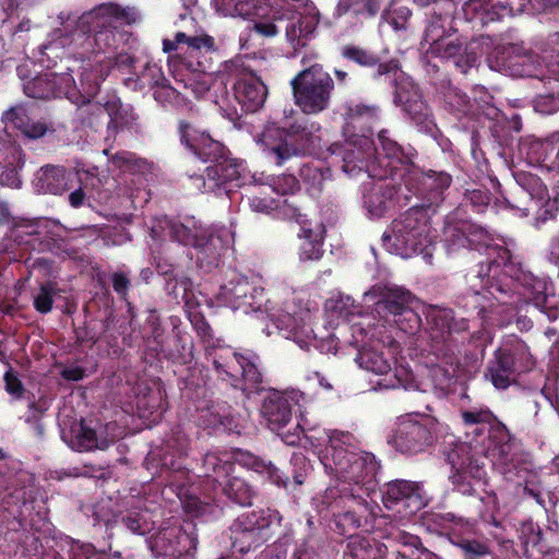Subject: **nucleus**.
<instances>
[{
    "label": "nucleus",
    "instance_id": "nucleus-58",
    "mask_svg": "<svg viewBox=\"0 0 559 559\" xmlns=\"http://www.w3.org/2000/svg\"><path fill=\"white\" fill-rule=\"evenodd\" d=\"M557 150L558 147L549 140H537L530 144L528 155L531 160L537 163L542 168L556 171Z\"/></svg>",
    "mask_w": 559,
    "mask_h": 559
},
{
    "label": "nucleus",
    "instance_id": "nucleus-24",
    "mask_svg": "<svg viewBox=\"0 0 559 559\" xmlns=\"http://www.w3.org/2000/svg\"><path fill=\"white\" fill-rule=\"evenodd\" d=\"M99 7H114L122 10V13L107 14L104 25H93L94 53L106 52L116 49L124 40L126 33L120 29L124 24L130 25L138 19V14L130 8H123L116 3H105Z\"/></svg>",
    "mask_w": 559,
    "mask_h": 559
},
{
    "label": "nucleus",
    "instance_id": "nucleus-20",
    "mask_svg": "<svg viewBox=\"0 0 559 559\" xmlns=\"http://www.w3.org/2000/svg\"><path fill=\"white\" fill-rule=\"evenodd\" d=\"M122 13L117 8L114 7H97L91 11L84 12L76 21V25L74 29H72L69 34H66L62 39L67 40L66 46H68L69 53L73 56H79L82 61H85V58L88 55L94 53V45H93V25H104V21H106L108 16L107 14Z\"/></svg>",
    "mask_w": 559,
    "mask_h": 559
},
{
    "label": "nucleus",
    "instance_id": "nucleus-29",
    "mask_svg": "<svg viewBox=\"0 0 559 559\" xmlns=\"http://www.w3.org/2000/svg\"><path fill=\"white\" fill-rule=\"evenodd\" d=\"M394 86V104L401 106L405 115L417 126L426 131H431L433 122L431 109L423 99L419 90L413 84L399 85L395 76L390 79Z\"/></svg>",
    "mask_w": 559,
    "mask_h": 559
},
{
    "label": "nucleus",
    "instance_id": "nucleus-2",
    "mask_svg": "<svg viewBox=\"0 0 559 559\" xmlns=\"http://www.w3.org/2000/svg\"><path fill=\"white\" fill-rule=\"evenodd\" d=\"M421 8H430L426 13V27L421 45H427L423 57L425 70L435 86L445 90L451 86L447 74H440L438 64L431 61L440 59L444 63H452L462 74H466L476 67L483 56L480 43L477 39L466 41L457 34L453 25L452 13L447 9L450 4L442 0H413Z\"/></svg>",
    "mask_w": 559,
    "mask_h": 559
},
{
    "label": "nucleus",
    "instance_id": "nucleus-61",
    "mask_svg": "<svg viewBox=\"0 0 559 559\" xmlns=\"http://www.w3.org/2000/svg\"><path fill=\"white\" fill-rule=\"evenodd\" d=\"M378 141L384 153V158L380 159L382 167L386 166L390 171L389 176L392 175L393 163H401L404 157L403 148L395 139L392 138L391 131L382 129L378 132Z\"/></svg>",
    "mask_w": 559,
    "mask_h": 559
},
{
    "label": "nucleus",
    "instance_id": "nucleus-53",
    "mask_svg": "<svg viewBox=\"0 0 559 559\" xmlns=\"http://www.w3.org/2000/svg\"><path fill=\"white\" fill-rule=\"evenodd\" d=\"M386 538L402 547V549L395 551V559H416L415 556L419 558V555L426 550L423 547L421 539L417 535L397 527L392 526L386 534Z\"/></svg>",
    "mask_w": 559,
    "mask_h": 559
},
{
    "label": "nucleus",
    "instance_id": "nucleus-5",
    "mask_svg": "<svg viewBox=\"0 0 559 559\" xmlns=\"http://www.w3.org/2000/svg\"><path fill=\"white\" fill-rule=\"evenodd\" d=\"M519 272H503L495 263H477L465 274L467 289L457 306L485 321L496 304L511 305L519 289Z\"/></svg>",
    "mask_w": 559,
    "mask_h": 559
},
{
    "label": "nucleus",
    "instance_id": "nucleus-48",
    "mask_svg": "<svg viewBox=\"0 0 559 559\" xmlns=\"http://www.w3.org/2000/svg\"><path fill=\"white\" fill-rule=\"evenodd\" d=\"M386 551V546L371 536L350 535L343 554L344 559H377Z\"/></svg>",
    "mask_w": 559,
    "mask_h": 559
},
{
    "label": "nucleus",
    "instance_id": "nucleus-4",
    "mask_svg": "<svg viewBox=\"0 0 559 559\" xmlns=\"http://www.w3.org/2000/svg\"><path fill=\"white\" fill-rule=\"evenodd\" d=\"M325 451L324 465L338 480L334 487L346 485L356 495L376 492L380 462L374 454L360 451L359 440L352 432L334 429L329 435V447Z\"/></svg>",
    "mask_w": 559,
    "mask_h": 559
},
{
    "label": "nucleus",
    "instance_id": "nucleus-40",
    "mask_svg": "<svg viewBox=\"0 0 559 559\" xmlns=\"http://www.w3.org/2000/svg\"><path fill=\"white\" fill-rule=\"evenodd\" d=\"M159 352L175 364L187 365L193 359V344L187 334H183L178 328L174 326L170 335L166 340L157 343Z\"/></svg>",
    "mask_w": 559,
    "mask_h": 559
},
{
    "label": "nucleus",
    "instance_id": "nucleus-37",
    "mask_svg": "<svg viewBox=\"0 0 559 559\" xmlns=\"http://www.w3.org/2000/svg\"><path fill=\"white\" fill-rule=\"evenodd\" d=\"M261 415L272 431L280 432L292 420L293 404L284 393L271 390L263 400Z\"/></svg>",
    "mask_w": 559,
    "mask_h": 559
},
{
    "label": "nucleus",
    "instance_id": "nucleus-25",
    "mask_svg": "<svg viewBox=\"0 0 559 559\" xmlns=\"http://www.w3.org/2000/svg\"><path fill=\"white\" fill-rule=\"evenodd\" d=\"M23 91L26 96L34 99H73L76 96V84L69 72H46L24 82Z\"/></svg>",
    "mask_w": 559,
    "mask_h": 559
},
{
    "label": "nucleus",
    "instance_id": "nucleus-23",
    "mask_svg": "<svg viewBox=\"0 0 559 559\" xmlns=\"http://www.w3.org/2000/svg\"><path fill=\"white\" fill-rule=\"evenodd\" d=\"M497 61L501 70L513 78L542 79L544 75L540 57L521 44L503 46L498 52Z\"/></svg>",
    "mask_w": 559,
    "mask_h": 559
},
{
    "label": "nucleus",
    "instance_id": "nucleus-60",
    "mask_svg": "<svg viewBox=\"0 0 559 559\" xmlns=\"http://www.w3.org/2000/svg\"><path fill=\"white\" fill-rule=\"evenodd\" d=\"M203 476L219 481L235 472V463L222 457L216 453H206L202 460Z\"/></svg>",
    "mask_w": 559,
    "mask_h": 559
},
{
    "label": "nucleus",
    "instance_id": "nucleus-39",
    "mask_svg": "<svg viewBox=\"0 0 559 559\" xmlns=\"http://www.w3.org/2000/svg\"><path fill=\"white\" fill-rule=\"evenodd\" d=\"M231 456L234 460L233 463H237L242 467L265 475L272 484L278 487L288 488V485L290 484L289 476L282 472L272 462H266L253 453L241 449H235Z\"/></svg>",
    "mask_w": 559,
    "mask_h": 559
},
{
    "label": "nucleus",
    "instance_id": "nucleus-42",
    "mask_svg": "<svg viewBox=\"0 0 559 559\" xmlns=\"http://www.w3.org/2000/svg\"><path fill=\"white\" fill-rule=\"evenodd\" d=\"M460 417L465 428V442H475L485 435L486 428L493 421L496 415L487 406H472L461 409Z\"/></svg>",
    "mask_w": 559,
    "mask_h": 559
},
{
    "label": "nucleus",
    "instance_id": "nucleus-57",
    "mask_svg": "<svg viewBox=\"0 0 559 559\" xmlns=\"http://www.w3.org/2000/svg\"><path fill=\"white\" fill-rule=\"evenodd\" d=\"M195 421L204 429L231 430L234 418L229 414H219L213 405L206 403L203 407H197Z\"/></svg>",
    "mask_w": 559,
    "mask_h": 559
},
{
    "label": "nucleus",
    "instance_id": "nucleus-45",
    "mask_svg": "<svg viewBox=\"0 0 559 559\" xmlns=\"http://www.w3.org/2000/svg\"><path fill=\"white\" fill-rule=\"evenodd\" d=\"M217 5L224 15L250 20L262 19L271 11L266 0H221Z\"/></svg>",
    "mask_w": 559,
    "mask_h": 559
},
{
    "label": "nucleus",
    "instance_id": "nucleus-51",
    "mask_svg": "<svg viewBox=\"0 0 559 559\" xmlns=\"http://www.w3.org/2000/svg\"><path fill=\"white\" fill-rule=\"evenodd\" d=\"M222 485L224 496L235 504L248 507L252 504L255 496L253 487L242 477L235 475V472L225 477Z\"/></svg>",
    "mask_w": 559,
    "mask_h": 559
},
{
    "label": "nucleus",
    "instance_id": "nucleus-3",
    "mask_svg": "<svg viewBox=\"0 0 559 559\" xmlns=\"http://www.w3.org/2000/svg\"><path fill=\"white\" fill-rule=\"evenodd\" d=\"M177 133L185 150L203 163L212 165L205 168L203 175L189 177L191 185L202 193L227 190L233 183L240 186L243 177V165L236 158H230L229 150L206 131L188 120H179Z\"/></svg>",
    "mask_w": 559,
    "mask_h": 559
},
{
    "label": "nucleus",
    "instance_id": "nucleus-63",
    "mask_svg": "<svg viewBox=\"0 0 559 559\" xmlns=\"http://www.w3.org/2000/svg\"><path fill=\"white\" fill-rule=\"evenodd\" d=\"M66 43L67 40L60 37L41 45L37 56L38 62L47 69L56 68L58 66V60L63 61V59L68 58Z\"/></svg>",
    "mask_w": 559,
    "mask_h": 559
},
{
    "label": "nucleus",
    "instance_id": "nucleus-8",
    "mask_svg": "<svg viewBox=\"0 0 559 559\" xmlns=\"http://www.w3.org/2000/svg\"><path fill=\"white\" fill-rule=\"evenodd\" d=\"M430 233L428 210L415 204L393 221L391 233L382 235V242L395 254L409 258L413 254L427 253L432 242Z\"/></svg>",
    "mask_w": 559,
    "mask_h": 559
},
{
    "label": "nucleus",
    "instance_id": "nucleus-1",
    "mask_svg": "<svg viewBox=\"0 0 559 559\" xmlns=\"http://www.w3.org/2000/svg\"><path fill=\"white\" fill-rule=\"evenodd\" d=\"M511 440V432L496 416L475 444L461 440L444 443L442 453L451 469L449 480L454 491L468 498L462 506V511L468 518L480 516L484 509V498L474 488L473 480L485 478L486 459L501 460L509 454Z\"/></svg>",
    "mask_w": 559,
    "mask_h": 559
},
{
    "label": "nucleus",
    "instance_id": "nucleus-49",
    "mask_svg": "<svg viewBox=\"0 0 559 559\" xmlns=\"http://www.w3.org/2000/svg\"><path fill=\"white\" fill-rule=\"evenodd\" d=\"M166 397L160 389H148L136 397V411L140 418L152 424L158 423L165 413Z\"/></svg>",
    "mask_w": 559,
    "mask_h": 559
},
{
    "label": "nucleus",
    "instance_id": "nucleus-47",
    "mask_svg": "<svg viewBox=\"0 0 559 559\" xmlns=\"http://www.w3.org/2000/svg\"><path fill=\"white\" fill-rule=\"evenodd\" d=\"M194 248L198 250L199 261L206 262L209 265H217L228 248V240L222 235L203 228Z\"/></svg>",
    "mask_w": 559,
    "mask_h": 559
},
{
    "label": "nucleus",
    "instance_id": "nucleus-52",
    "mask_svg": "<svg viewBox=\"0 0 559 559\" xmlns=\"http://www.w3.org/2000/svg\"><path fill=\"white\" fill-rule=\"evenodd\" d=\"M451 543L459 549L462 559H498L488 539L456 536Z\"/></svg>",
    "mask_w": 559,
    "mask_h": 559
},
{
    "label": "nucleus",
    "instance_id": "nucleus-7",
    "mask_svg": "<svg viewBox=\"0 0 559 559\" xmlns=\"http://www.w3.org/2000/svg\"><path fill=\"white\" fill-rule=\"evenodd\" d=\"M444 240L450 250L467 248L484 252L487 258L479 263L498 264L503 272H519L520 265L512 260L511 251L495 243L493 235L484 226L469 219H459L444 228Z\"/></svg>",
    "mask_w": 559,
    "mask_h": 559
},
{
    "label": "nucleus",
    "instance_id": "nucleus-27",
    "mask_svg": "<svg viewBox=\"0 0 559 559\" xmlns=\"http://www.w3.org/2000/svg\"><path fill=\"white\" fill-rule=\"evenodd\" d=\"M381 109L376 104L348 99L341 107L343 132L347 136L372 135V124L380 121Z\"/></svg>",
    "mask_w": 559,
    "mask_h": 559
},
{
    "label": "nucleus",
    "instance_id": "nucleus-32",
    "mask_svg": "<svg viewBox=\"0 0 559 559\" xmlns=\"http://www.w3.org/2000/svg\"><path fill=\"white\" fill-rule=\"evenodd\" d=\"M402 187L378 179L364 187L362 205L373 216H384L400 203Z\"/></svg>",
    "mask_w": 559,
    "mask_h": 559
},
{
    "label": "nucleus",
    "instance_id": "nucleus-38",
    "mask_svg": "<svg viewBox=\"0 0 559 559\" xmlns=\"http://www.w3.org/2000/svg\"><path fill=\"white\" fill-rule=\"evenodd\" d=\"M241 352H236L231 346H222L217 344L213 348L206 349L205 358L211 362L217 378L226 381L230 385L239 373Z\"/></svg>",
    "mask_w": 559,
    "mask_h": 559
},
{
    "label": "nucleus",
    "instance_id": "nucleus-18",
    "mask_svg": "<svg viewBox=\"0 0 559 559\" xmlns=\"http://www.w3.org/2000/svg\"><path fill=\"white\" fill-rule=\"evenodd\" d=\"M310 133L294 132L281 128H267L261 136V143L267 156L277 166H284L293 159H299L311 150Z\"/></svg>",
    "mask_w": 559,
    "mask_h": 559
},
{
    "label": "nucleus",
    "instance_id": "nucleus-17",
    "mask_svg": "<svg viewBox=\"0 0 559 559\" xmlns=\"http://www.w3.org/2000/svg\"><path fill=\"white\" fill-rule=\"evenodd\" d=\"M189 442L185 436H177L165 441L162 447L151 451L147 463L163 477L166 485L181 489L189 480L186 466Z\"/></svg>",
    "mask_w": 559,
    "mask_h": 559
},
{
    "label": "nucleus",
    "instance_id": "nucleus-43",
    "mask_svg": "<svg viewBox=\"0 0 559 559\" xmlns=\"http://www.w3.org/2000/svg\"><path fill=\"white\" fill-rule=\"evenodd\" d=\"M75 440L80 451L106 450L114 442L112 439L108 438L106 429L98 420L94 423L85 419L80 423Z\"/></svg>",
    "mask_w": 559,
    "mask_h": 559
},
{
    "label": "nucleus",
    "instance_id": "nucleus-33",
    "mask_svg": "<svg viewBox=\"0 0 559 559\" xmlns=\"http://www.w3.org/2000/svg\"><path fill=\"white\" fill-rule=\"evenodd\" d=\"M515 187L511 189L510 194L506 198L509 206L523 212L524 216L530 214V210L525 206L523 197L530 200L542 201L548 195L547 186L542 179L534 174L527 171H519L514 175Z\"/></svg>",
    "mask_w": 559,
    "mask_h": 559
},
{
    "label": "nucleus",
    "instance_id": "nucleus-36",
    "mask_svg": "<svg viewBox=\"0 0 559 559\" xmlns=\"http://www.w3.org/2000/svg\"><path fill=\"white\" fill-rule=\"evenodd\" d=\"M78 175L63 166L46 165L35 175L34 185L39 192L60 195L74 188Z\"/></svg>",
    "mask_w": 559,
    "mask_h": 559
},
{
    "label": "nucleus",
    "instance_id": "nucleus-50",
    "mask_svg": "<svg viewBox=\"0 0 559 559\" xmlns=\"http://www.w3.org/2000/svg\"><path fill=\"white\" fill-rule=\"evenodd\" d=\"M107 128L112 131L132 129L138 123V115L132 106L123 104L120 98L114 97L107 100Z\"/></svg>",
    "mask_w": 559,
    "mask_h": 559
},
{
    "label": "nucleus",
    "instance_id": "nucleus-64",
    "mask_svg": "<svg viewBox=\"0 0 559 559\" xmlns=\"http://www.w3.org/2000/svg\"><path fill=\"white\" fill-rule=\"evenodd\" d=\"M540 202V206L538 207L533 226L537 229H542L549 222H554L559 216V197L552 192V197L549 194Z\"/></svg>",
    "mask_w": 559,
    "mask_h": 559
},
{
    "label": "nucleus",
    "instance_id": "nucleus-41",
    "mask_svg": "<svg viewBox=\"0 0 559 559\" xmlns=\"http://www.w3.org/2000/svg\"><path fill=\"white\" fill-rule=\"evenodd\" d=\"M294 167L300 183L311 197H318L322 192L324 181L331 177L330 168L320 160H299Z\"/></svg>",
    "mask_w": 559,
    "mask_h": 559
},
{
    "label": "nucleus",
    "instance_id": "nucleus-54",
    "mask_svg": "<svg viewBox=\"0 0 559 559\" xmlns=\"http://www.w3.org/2000/svg\"><path fill=\"white\" fill-rule=\"evenodd\" d=\"M82 104L75 110V119L82 127L97 129L104 123L107 116V102L105 104L91 102V98H81Z\"/></svg>",
    "mask_w": 559,
    "mask_h": 559
},
{
    "label": "nucleus",
    "instance_id": "nucleus-19",
    "mask_svg": "<svg viewBox=\"0 0 559 559\" xmlns=\"http://www.w3.org/2000/svg\"><path fill=\"white\" fill-rule=\"evenodd\" d=\"M380 492L383 506L402 518L417 513L427 503L423 486L417 481L394 479L385 483Z\"/></svg>",
    "mask_w": 559,
    "mask_h": 559
},
{
    "label": "nucleus",
    "instance_id": "nucleus-21",
    "mask_svg": "<svg viewBox=\"0 0 559 559\" xmlns=\"http://www.w3.org/2000/svg\"><path fill=\"white\" fill-rule=\"evenodd\" d=\"M263 288L258 287L247 276L231 271L227 281L221 285L216 298L233 310H258L261 308Z\"/></svg>",
    "mask_w": 559,
    "mask_h": 559
},
{
    "label": "nucleus",
    "instance_id": "nucleus-11",
    "mask_svg": "<svg viewBox=\"0 0 559 559\" xmlns=\"http://www.w3.org/2000/svg\"><path fill=\"white\" fill-rule=\"evenodd\" d=\"M378 148L368 134L348 136L343 145L332 146L333 163L348 176L356 177L366 173L374 179H386L389 170L382 167Z\"/></svg>",
    "mask_w": 559,
    "mask_h": 559
},
{
    "label": "nucleus",
    "instance_id": "nucleus-13",
    "mask_svg": "<svg viewBox=\"0 0 559 559\" xmlns=\"http://www.w3.org/2000/svg\"><path fill=\"white\" fill-rule=\"evenodd\" d=\"M535 365L527 344L515 335L508 336L488 362L486 377L496 389L504 390L515 378Z\"/></svg>",
    "mask_w": 559,
    "mask_h": 559
},
{
    "label": "nucleus",
    "instance_id": "nucleus-15",
    "mask_svg": "<svg viewBox=\"0 0 559 559\" xmlns=\"http://www.w3.org/2000/svg\"><path fill=\"white\" fill-rule=\"evenodd\" d=\"M437 442V425L429 416L400 417L386 436V443L405 456L430 451Z\"/></svg>",
    "mask_w": 559,
    "mask_h": 559
},
{
    "label": "nucleus",
    "instance_id": "nucleus-31",
    "mask_svg": "<svg viewBox=\"0 0 559 559\" xmlns=\"http://www.w3.org/2000/svg\"><path fill=\"white\" fill-rule=\"evenodd\" d=\"M234 96L245 112L260 110L267 97V87L255 73L241 72L233 85Z\"/></svg>",
    "mask_w": 559,
    "mask_h": 559
},
{
    "label": "nucleus",
    "instance_id": "nucleus-30",
    "mask_svg": "<svg viewBox=\"0 0 559 559\" xmlns=\"http://www.w3.org/2000/svg\"><path fill=\"white\" fill-rule=\"evenodd\" d=\"M239 364L240 374H236V380L231 388L240 390L245 397L250 399L254 394H260L267 389L261 359L252 350L241 352Z\"/></svg>",
    "mask_w": 559,
    "mask_h": 559
},
{
    "label": "nucleus",
    "instance_id": "nucleus-22",
    "mask_svg": "<svg viewBox=\"0 0 559 559\" xmlns=\"http://www.w3.org/2000/svg\"><path fill=\"white\" fill-rule=\"evenodd\" d=\"M452 183V176L443 170H428L413 174L405 182V188L421 200L428 211L444 201V193Z\"/></svg>",
    "mask_w": 559,
    "mask_h": 559
},
{
    "label": "nucleus",
    "instance_id": "nucleus-9",
    "mask_svg": "<svg viewBox=\"0 0 559 559\" xmlns=\"http://www.w3.org/2000/svg\"><path fill=\"white\" fill-rule=\"evenodd\" d=\"M282 521L280 511L272 508L241 513L228 527L233 551L245 555L261 547L275 536Z\"/></svg>",
    "mask_w": 559,
    "mask_h": 559
},
{
    "label": "nucleus",
    "instance_id": "nucleus-26",
    "mask_svg": "<svg viewBox=\"0 0 559 559\" xmlns=\"http://www.w3.org/2000/svg\"><path fill=\"white\" fill-rule=\"evenodd\" d=\"M289 218L299 225L297 237L300 239L298 255L300 261H319L324 254L323 243L325 227L323 223L313 221L299 209H289Z\"/></svg>",
    "mask_w": 559,
    "mask_h": 559
},
{
    "label": "nucleus",
    "instance_id": "nucleus-56",
    "mask_svg": "<svg viewBox=\"0 0 559 559\" xmlns=\"http://www.w3.org/2000/svg\"><path fill=\"white\" fill-rule=\"evenodd\" d=\"M357 361L361 368L377 374H388L392 370V359L372 347H362L358 352Z\"/></svg>",
    "mask_w": 559,
    "mask_h": 559
},
{
    "label": "nucleus",
    "instance_id": "nucleus-14",
    "mask_svg": "<svg viewBox=\"0 0 559 559\" xmlns=\"http://www.w3.org/2000/svg\"><path fill=\"white\" fill-rule=\"evenodd\" d=\"M163 50L180 59L187 72H214L213 56L217 52L214 37L209 34L177 32L174 39H163Z\"/></svg>",
    "mask_w": 559,
    "mask_h": 559
},
{
    "label": "nucleus",
    "instance_id": "nucleus-59",
    "mask_svg": "<svg viewBox=\"0 0 559 559\" xmlns=\"http://www.w3.org/2000/svg\"><path fill=\"white\" fill-rule=\"evenodd\" d=\"M333 430L329 432L324 429L320 428H309L306 429L301 424L296 425L295 432L286 433L283 438L284 442L290 445L301 443L305 440V443H308L311 448H320L323 444L324 437L329 439V435H331ZM329 443L326 444V448Z\"/></svg>",
    "mask_w": 559,
    "mask_h": 559
},
{
    "label": "nucleus",
    "instance_id": "nucleus-10",
    "mask_svg": "<svg viewBox=\"0 0 559 559\" xmlns=\"http://www.w3.org/2000/svg\"><path fill=\"white\" fill-rule=\"evenodd\" d=\"M301 64L305 69L290 81L295 104L304 114L317 115L330 106L334 81L322 64L309 63L308 57Z\"/></svg>",
    "mask_w": 559,
    "mask_h": 559
},
{
    "label": "nucleus",
    "instance_id": "nucleus-16",
    "mask_svg": "<svg viewBox=\"0 0 559 559\" xmlns=\"http://www.w3.org/2000/svg\"><path fill=\"white\" fill-rule=\"evenodd\" d=\"M348 486L329 487L323 497L324 503L334 511L337 526L348 530L367 528L378 507L371 495H356Z\"/></svg>",
    "mask_w": 559,
    "mask_h": 559
},
{
    "label": "nucleus",
    "instance_id": "nucleus-62",
    "mask_svg": "<svg viewBox=\"0 0 559 559\" xmlns=\"http://www.w3.org/2000/svg\"><path fill=\"white\" fill-rule=\"evenodd\" d=\"M491 202V192L485 187L467 189L464 192L463 201L456 209L454 216L459 218L463 207H471L477 214H484Z\"/></svg>",
    "mask_w": 559,
    "mask_h": 559
},
{
    "label": "nucleus",
    "instance_id": "nucleus-46",
    "mask_svg": "<svg viewBox=\"0 0 559 559\" xmlns=\"http://www.w3.org/2000/svg\"><path fill=\"white\" fill-rule=\"evenodd\" d=\"M80 83L82 91L76 88V96L79 98H92L94 97L99 88L100 84L105 81L109 67L104 66L103 61L92 63L90 60L83 61L81 67Z\"/></svg>",
    "mask_w": 559,
    "mask_h": 559
},
{
    "label": "nucleus",
    "instance_id": "nucleus-28",
    "mask_svg": "<svg viewBox=\"0 0 559 559\" xmlns=\"http://www.w3.org/2000/svg\"><path fill=\"white\" fill-rule=\"evenodd\" d=\"M296 5L302 9L294 15L286 25L285 34L288 43L297 51L306 48L316 37L317 27L320 22V13L309 0H293Z\"/></svg>",
    "mask_w": 559,
    "mask_h": 559
},
{
    "label": "nucleus",
    "instance_id": "nucleus-12",
    "mask_svg": "<svg viewBox=\"0 0 559 559\" xmlns=\"http://www.w3.org/2000/svg\"><path fill=\"white\" fill-rule=\"evenodd\" d=\"M370 295L376 298L374 311L399 330L415 334L420 329L421 319L414 309L416 298L409 290L396 285H374Z\"/></svg>",
    "mask_w": 559,
    "mask_h": 559
},
{
    "label": "nucleus",
    "instance_id": "nucleus-55",
    "mask_svg": "<svg viewBox=\"0 0 559 559\" xmlns=\"http://www.w3.org/2000/svg\"><path fill=\"white\" fill-rule=\"evenodd\" d=\"M139 81L142 86L148 84L152 87H157L154 91V98L157 102H165L171 98L175 94V90L169 84L165 83L166 79L164 78L160 68L156 66L146 64L141 76H139Z\"/></svg>",
    "mask_w": 559,
    "mask_h": 559
},
{
    "label": "nucleus",
    "instance_id": "nucleus-34",
    "mask_svg": "<svg viewBox=\"0 0 559 559\" xmlns=\"http://www.w3.org/2000/svg\"><path fill=\"white\" fill-rule=\"evenodd\" d=\"M203 228L197 226L195 223H182L175 218L163 216L156 218L152 226V235L154 238L162 240L169 239L177 241L183 246H194L198 243Z\"/></svg>",
    "mask_w": 559,
    "mask_h": 559
},
{
    "label": "nucleus",
    "instance_id": "nucleus-6",
    "mask_svg": "<svg viewBox=\"0 0 559 559\" xmlns=\"http://www.w3.org/2000/svg\"><path fill=\"white\" fill-rule=\"evenodd\" d=\"M425 314L433 337H439L449 350L463 355L473 367L483 361L486 345L481 335L469 333L468 319H456L452 309L438 306H430Z\"/></svg>",
    "mask_w": 559,
    "mask_h": 559
},
{
    "label": "nucleus",
    "instance_id": "nucleus-44",
    "mask_svg": "<svg viewBox=\"0 0 559 559\" xmlns=\"http://www.w3.org/2000/svg\"><path fill=\"white\" fill-rule=\"evenodd\" d=\"M519 540L523 555L527 559H539L550 551V547L543 536V532L533 521L523 522L519 528Z\"/></svg>",
    "mask_w": 559,
    "mask_h": 559
},
{
    "label": "nucleus",
    "instance_id": "nucleus-35",
    "mask_svg": "<svg viewBox=\"0 0 559 559\" xmlns=\"http://www.w3.org/2000/svg\"><path fill=\"white\" fill-rule=\"evenodd\" d=\"M341 56L350 62H354L364 68H376L372 74L373 80H380L382 76L391 79L395 76L400 66L399 61L391 59L381 62L380 57L371 50L365 49L360 46L348 44L342 47Z\"/></svg>",
    "mask_w": 559,
    "mask_h": 559
}]
</instances>
